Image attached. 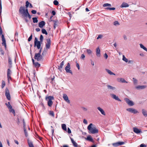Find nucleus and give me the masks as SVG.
<instances>
[{
  "label": "nucleus",
  "mask_w": 147,
  "mask_h": 147,
  "mask_svg": "<svg viewBox=\"0 0 147 147\" xmlns=\"http://www.w3.org/2000/svg\"><path fill=\"white\" fill-rule=\"evenodd\" d=\"M19 11L25 17H28L29 19L31 18V17L29 13L28 9L27 8L25 9L24 7H21Z\"/></svg>",
  "instance_id": "f257e3e1"
},
{
  "label": "nucleus",
  "mask_w": 147,
  "mask_h": 147,
  "mask_svg": "<svg viewBox=\"0 0 147 147\" xmlns=\"http://www.w3.org/2000/svg\"><path fill=\"white\" fill-rule=\"evenodd\" d=\"M92 123H90L87 127V129L89 131V133L92 134L97 133L98 132V130L95 127Z\"/></svg>",
  "instance_id": "f03ea898"
},
{
  "label": "nucleus",
  "mask_w": 147,
  "mask_h": 147,
  "mask_svg": "<svg viewBox=\"0 0 147 147\" xmlns=\"http://www.w3.org/2000/svg\"><path fill=\"white\" fill-rule=\"evenodd\" d=\"M54 99V97L52 96H47L45 98V100L47 101V104L49 106H52L53 102L52 100Z\"/></svg>",
  "instance_id": "7ed1b4c3"
},
{
  "label": "nucleus",
  "mask_w": 147,
  "mask_h": 147,
  "mask_svg": "<svg viewBox=\"0 0 147 147\" xmlns=\"http://www.w3.org/2000/svg\"><path fill=\"white\" fill-rule=\"evenodd\" d=\"M5 105L8 109L10 113H12L14 116H15L16 114L15 110L10 104V102H9L7 103H5Z\"/></svg>",
  "instance_id": "20e7f679"
},
{
  "label": "nucleus",
  "mask_w": 147,
  "mask_h": 147,
  "mask_svg": "<svg viewBox=\"0 0 147 147\" xmlns=\"http://www.w3.org/2000/svg\"><path fill=\"white\" fill-rule=\"evenodd\" d=\"M0 34L2 35V44L3 45H4L5 48H6V41L5 39L4 36L3 34H2V31L1 27L0 26Z\"/></svg>",
  "instance_id": "39448f33"
},
{
  "label": "nucleus",
  "mask_w": 147,
  "mask_h": 147,
  "mask_svg": "<svg viewBox=\"0 0 147 147\" xmlns=\"http://www.w3.org/2000/svg\"><path fill=\"white\" fill-rule=\"evenodd\" d=\"M34 58L38 61H39L42 59V57L39 53H36Z\"/></svg>",
  "instance_id": "423d86ee"
},
{
  "label": "nucleus",
  "mask_w": 147,
  "mask_h": 147,
  "mask_svg": "<svg viewBox=\"0 0 147 147\" xmlns=\"http://www.w3.org/2000/svg\"><path fill=\"white\" fill-rule=\"evenodd\" d=\"M70 64L69 63H68L67 65L65 68V69L67 73H68L72 74V71L70 70Z\"/></svg>",
  "instance_id": "0eeeda50"
},
{
  "label": "nucleus",
  "mask_w": 147,
  "mask_h": 147,
  "mask_svg": "<svg viewBox=\"0 0 147 147\" xmlns=\"http://www.w3.org/2000/svg\"><path fill=\"white\" fill-rule=\"evenodd\" d=\"M5 94L7 99L9 100H10L11 97L9 90L7 88L5 89Z\"/></svg>",
  "instance_id": "6e6552de"
},
{
  "label": "nucleus",
  "mask_w": 147,
  "mask_h": 147,
  "mask_svg": "<svg viewBox=\"0 0 147 147\" xmlns=\"http://www.w3.org/2000/svg\"><path fill=\"white\" fill-rule=\"evenodd\" d=\"M47 43L46 44L45 47L47 49H49L51 45V41L50 38H49L47 40Z\"/></svg>",
  "instance_id": "1a4fd4ad"
},
{
  "label": "nucleus",
  "mask_w": 147,
  "mask_h": 147,
  "mask_svg": "<svg viewBox=\"0 0 147 147\" xmlns=\"http://www.w3.org/2000/svg\"><path fill=\"white\" fill-rule=\"evenodd\" d=\"M126 110L129 112L134 114L138 113V111L136 110L131 108L127 109Z\"/></svg>",
  "instance_id": "9d476101"
},
{
  "label": "nucleus",
  "mask_w": 147,
  "mask_h": 147,
  "mask_svg": "<svg viewBox=\"0 0 147 147\" xmlns=\"http://www.w3.org/2000/svg\"><path fill=\"white\" fill-rule=\"evenodd\" d=\"M20 123L21 125H23V127H26V122L24 118H20Z\"/></svg>",
  "instance_id": "9b49d317"
},
{
  "label": "nucleus",
  "mask_w": 147,
  "mask_h": 147,
  "mask_svg": "<svg viewBox=\"0 0 147 147\" xmlns=\"http://www.w3.org/2000/svg\"><path fill=\"white\" fill-rule=\"evenodd\" d=\"M125 100L129 105L132 106L134 105V103L132 101L130 100L129 99L126 98L125 99Z\"/></svg>",
  "instance_id": "f8f14e48"
},
{
  "label": "nucleus",
  "mask_w": 147,
  "mask_h": 147,
  "mask_svg": "<svg viewBox=\"0 0 147 147\" xmlns=\"http://www.w3.org/2000/svg\"><path fill=\"white\" fill-rule=\"evenodd\" d=\"M63 97L66 102L68 103H70V101L68 99V97L66 94H63Z\"/></svg>",
  "instance_id": "ddd939ff"
},
{
  "label": "nucleus",
  "mask_w": 147,
  "mask_h": 147,
  "mask_svg": "<svg viewBox=\"0 0 147 147\" xmlns=\"http://www.w3.org/2000/svg\"><path fill=\"white\" fill-rule=\"evenodd\" d=\"M32 60L33 65L36 67L38 68L40 67V64H39L38 62H35L34 60L32 58Z\"/></svg>",
  "instance_id": "4468645a"
},
{
  "label": "nucleus",
  "mask_w": 147,
  "mask_h": 147,
  "mask_svg": "<svg viewBox=\"0 0 147 147\" xmlns=\"http://www.w3.org/2000/svg\"><path fill=\"white\" fill-rule=\"evenodd\" d=\"M64 65V62L63 61L58 66V69L59 70L61 71H62V69Z\"/></svg>",
  "instance_id": "2eb2a0df"
},
{
  "label": "nucleus",
  "mask_w": 147,
  "mask_h": 147,
  "mask_svg": "<svg viewBox=\"0 0 147 147\" xmlns=\"http://www.w3.org/2000/svg\"><path fill=\"white\" fill-rule=\"evenodd\" d=\"M111 97L115 99V100H118L119 101H121V100L117 96H116L115 95L113 94H110Z\"/></svg>",
  "instance_id": "dca6fc26"
},
{
  "label": "nucleus",
  "mask_w": 147,
  "mask_h": 147,
  "mask_svg": "<svg viewBox=\"0 0 147 147\" xmlns=\"http://www.w3.org/2000/svg\"><path fill=\"white\" fill-rule=\"evenodd\" d=\"M41 42L40 41H38L37 42L34 43V47L36 46L37 49H40L41 47Z\"/></svg>",
  "instance_id": "f3484780"
},
{
  "label": "nucleus",
  "mask_w": 147,
  "mask_h": 147,
  "mask_svg": "<svg viewBox=\"0 0 147 147\" xmlns=\"http://www.w3.org/2000/svg\"><path fill=\"white\" fill-rule=\"evenodd\" d=\"M45 24V22L44 21H42L38 24V26L40 28H42Z\"/></svg>",
  "instance_id": "a211bd4d"
},
{
  "label": "nucleus",
  "mask_w": 147,
  "mask_h": 147,
  "mask_svg": "<svg viewBox=\"0 0 147 147\" xmlns=\"http://www.w3.org/2000/svg\"><path fill=\"white\" fill-rule=\"evenodd\" d=\"M133 130L135 133L137 134L140 133L141 131L140 130L135 127H133Z\"/></svg>",
  "instance_id": "6ab92c4d"
},
{
  "label": "nucleus",
  "mask_w": 147,
  "mask_h": 147,
  "mask_svg": "<svg viewBox=\"0 0 147 147\" xmlns=\"http://www.w3.org/2000/svg\"><path fill=\"white\" fill-rule=\"evenodd\" d=\"M97 108L98 109V110L100 112V113L102 115H105V113L103 109H102L100 107H97Z\"/></svg>",
  "instance_id": "aec40b11"
},
{
  "label": "nucleus",
  "mask_w": 147,
  "mask_h": 147,
  "mask_svg": "<svg viewBox=\"0 0 147 147\" xmlns=\"http://www.w3.org/2000/svg\"><path fill=\"white\" fill-rule=\"evenodd\" d=\"M100 50L99 48H97L96 49V55L98 57L100 56Z\"/></svg>",
  "instance_id": "412c9836"
},
{
  "label": "nucleus",
  "mask_w": 147,
  "mask_h": 147,
  "mask_svg": "<svg viewBox=\"0 0 147 147\" xmlns=\"http://www.w3.org/2000/svg\"><path fill=\"white\" fill-rule=\"evenodd\" d=\"M129 6V5L127 3L123 2L121 5V7H127Z\"/></svg>",
  "instance_id": "4be33fe9"
},
{
  "label": "nucleus",
  "mask_w": 147,
  "mask_h": 147,
  "mask_svg": "<svg viewBox=\"0 0 147 147\" xmlns=\"http://www.w3.org/2000/svg\"><path fill=\"white\" fill-rule=\"evenodd\" d=\"M71 140L74 146L75 147H78V144L72 138H71Z\"/></svg>",
  "instance_id": "5701e85b"
},
{
  "label": "nucleus",
  "mask_w": 147,
  "mask_h": 147,
  "mask_svg": "<svg viewBox=\"0 0 147 147\" xmlns=\"http://www.w3.org/2000/svg\"><path fill=\"white\" fill-rule=\"evenodd\" d=\"M146 87V86H138L136 87V88L138 89H143L145 88Z\"/></svg>",
  "instance_id": "b1692460"
},
{
  "label": "nucleus",
  "mask_w": 147,
  "mask_h": 147,
  "mask_svg": "<svg viewBox=\"0 0 147 147\" xmlns=\"http://www.w3.org/2000/svg\"><path fill=\"white\" fill-rule=\"evenodd\" d=\"M86 140H87L91 141L92 142H93V140L90 136H88L86 138Z\"/></svg>",
  "instance_id": "393cba45"
},
{
  "label": "nucleus",
  "mask_w": 147,
  "mask_h": 147,
  "mask_svg": "<svg viewBox=\"0 0 147 147\" xmlns=\"http://www.w3.org/2000/svg\"><path fill=\"white\" fill-rule=\"evenodd\" d=\"M142 113L144 116L145 117L147 116V111L146 110L144 109H142Z\"/></svg>",
  "instance_id": "a878e982"
},
{
  "label": "nucleus",
  "mask_w": 147,
  "mask_h": 147,
  "mask_svg": "<svg viewBox=\"0 0 147 147\" xmlns=\"http://www.w3.org/2000/svg\"><path fill=\"white\" fill-rule=\"evenodd\" d=\"M62 128L63 130L65 131H67L66 126L65 124H61Z\"/></svg>",
  "instance_id": "bb28decb"
},
{
  "label": "nucleus",
  "mask_w": 147,
  "mask_h": 147,
  "mask_svg": "<svg viewBox=\"0 0 147 147\" xmlns=\"http://www.w3.org/2000/svg\"><path fill=\"white\" fill-rule=\"evenodd\" d=\"M106 71L110 75H115V74L111 71L110 70L107 69H105Z\"/></svg>",
  "instance_id": "cd10ccee"
},
{
  "label": "nucleus",
  "mask_w": 147,
  "mask_h": 147,
  "mask_svg": "<svg viewBox=\"0 0 147 147\" xmlns=\"http://www.w3.org/2000/svg\"><path fill=\"white\" fill-rule=\"evenodd\" d=\"M140 45L141 48L143 49L144 50L147 52V49L146 47H144V46L142 44H140Z\"/></svg>",
  "instance_id": "c85d7f7f"
},
{
  "label": "nucleus",
  "mask_w": 147,
  "mask_h": 147,
  "mask_svg": "<svg viewBox=\"0 0 147 147\" xmlns=\"http://www.w3.org/2000/svg\"><path fill=\"white\" fill-rule=\"evenodd\" d=\"M24 128V133L25 134V135L26 137H27L28 136V134L27 132L26 131V127H23Z\"/></svg>",
  "instance_id": "c756f323"
},
{
  "label": "nucleus",
  "mask_w": 147,
  "mask_h": 147,
  "mask_svg": "<svg viewBox=\"0 0 147 147\" xmlns=\"http://www.w3.org/2000/svg\"><path fill=\"white\" fill-rule=\"evenodd\" d=\"M33 21L34 23H36L38 22L37 18L36 17L33 18H32Z\"/></svg>",
  "instance_id": "7c9ffc66"
},
{
  "label": "nucleus",
  "mask_w": 147,
  "mask_h": 147,
  "mask_svg": "<svg viewBox=\"0 0 147 147\" xmlns=\"http://www.w3.org/2000/svg\"><path fill=\"white\" fill-rule=\"evenodd\" d=\"M42 32L43 34H45L46 35H47L48 34V33L47 31L45 29H42Z\"/></svg>",
  "instance_id": "2f4dec72"
},
{
  "label": "nucleus",
  "mask_w": 147,
  "mask_h": 147,
  "mask_svg": "<svg viewBox=\"0 0 147 147\" xmlns=\"http://www.w3.org/2000/svg\"><path fill=\"white\" fill-rule=\"evenodd\" d=\"M108 88L110 89L111 90H114L115 89V88L114 87H113L112 86H110L109 85H108L107 86Z\"/></svg>",
  "instance_id": "473e14b6"
},
{
  "label": "nucleus",
  "mask_w": 147,
  "mask_h": 147,
  "mask_svg": "<svg viewBox=\"0 0 147 147\" xmlns=\"http://www.w3.org/2000/svg\"><path fill=\"white\" fill-rule=\"evenodd\" d=\"M120 81L123 83H127V82L126 81L124 78H120Z\"/></svg>",
  "instance_id": "72a5a7b5"
},
{
  "label": "nucleus",
  "mask_w": 147,
  "mask_h": 147,
  "mask_svg": "<svg viewBox=\"0 0 147 147\" xmlns=\"http://www.w3.org/2000/svg\"><path fill=\"white\" fill-rule=\"evenodd\" d=\"M11 72L9 69H8L7 72V76H10Z\"/></svg>",
  "instance_id": "f704fd0d"
},
{
  "label": "nucleus",
  "mask_w": 147,
  "mask_h": 147,
  "mask_svg": "<svg viewBox=\"0 0 147 147\" xmlns=\"http://www.w3.org/2000/svg\"><path fill=\"white\" fill-rule=\"evenodd\" d=\"M106 9L111 10H115V7H107L105 8Z\"/></svg>",
  "instance_id": "c9c22d12"
},
{
  "label": "nucleus",
  "mask_w": 147,
  "mask_h": 147,
  "mask_svg": "<svg viewBox=\"0 0 147 147\" xmlns=\"http://www.w3.org/2000/svg\"><path fill=\"white\" fill-rule=\"evenodd\" d=\"M123 60L126 62H128V60L123 55Z\"/></svg>",
  "instance_id": "e433bc0d"
},
{
  "label": "nucleus",
  "mask_w": 147,
  "mask_h": 147,
  "mask_svg": "<svg viewBox=\"0 0 147 147\" xmlns=\"http://www.w3.org/2000/svg\"><path fill=\"white\" fill-rule=\"evenodd\" d=\"M111 6V5L109 3H105L103 5V6L104 7H106L107 6H109L110 7Z\"/></svg>",
  "instance_id": "4c0bfd02"
},
{
  "label": "nucleus",
  "mask_w": 147,
  "mask_h": 147,
  "mask_svg": "<svg viewBox=\"0 0 147 147\" xmlns=\"http://www.w3.org/2000/svg\"><path fill=\"white\" fill-rule=\"evenodd\" d=\"M133 80L134 84H136L137 83V80L134 78H133Z\"/></svg>",
  "instance_id": "58836bf2"
},
{
  "label": "nucleus",
  "mask_w": 147,
  "mask_h": 147,
  "mask_svg": "<svg viewBox=\"0 0 147 147\" xmlns=\"http://www.w3.org/2000/svg\"><path fill=\"white\" fill-rule=\"evenodd\" d=\"M49 115L53 117H54V112L53 111H50Z\"/></svg>",
  "instance_id": "ea45409f"
},
{
  "label": "nucleus",
  "mask_w": 147,
  "mask_h": 147,
  "mask_svg": "<svg viewBox=\"0 0 147 147\" xmlns=\"http://www.w3.org/2000/svg\"><path fill=\"white\" fill-rule=\"evenodd\" d=\"M53 4L55 5H57L59 4V2L57 0H55L53 1Z\"/></svg>",
  "instance_id": "a19ab883"
},
{
  "label": "nucleus",
  "mask_w": 147,
  "mask_h": 147,
  "mask_svg": "<svg viewBox=\"0 0 147 147\" xmlns=\"http://www.w3.org/2000/svg\"><path fill=\"white\" fill-rule=\"evenodd\" d=\"M5 82L3 80L2 81V86H1V87L2 88H3L5 86Z\"/></svg>",
  "instance_id": "79ce46f5"
},
{
  "label": "nucleus",
  "mask_w": 147,
  "mask_h": 147,
  "mask_svg": "<svg viewBox=\"0 0 147 147\" xmlns=\"http://www.w3.org/2000/svg\"><path fill=\"white\" fill-rule=\"evenodd\" d=\"M30 4V3L28 1H26V8L28 7Z\"/></svg>",
  "instance_id": "37998d69"
},
{
  "label": "nucleus",
  "mask_w": 147,
  "mask_h": 147,
  "mask_svg": "<svg viewBox=\"0 0 147 147\" xmlns=\"http://www.w3.org/2000/svg\"><path fill=\"white\" fill-rule=\"evenodd\" d=\"M43 36L42 35H41L40 38V41L41 42H42L43 41Z\"/></svg>",
  "instance_id": "c03bdc74"
},
{
  "label": "nucleus",
  "mask_w": 147,
  "mask_h": 147,
  "mask_svg": "<svg viewBox=\"0 0 147 147\" xmlns=\"http://www.w3.org/2000/svg\"><path fill=\"white\" fill-rule=\"evenodd\" d=\"M112 145L113 146L115 147L119 146L118 142L115 143H113L112 144Z\"/></svg>",
  "instance_id": "a18cd8bd"
},
{
  "label": "nucleus",
  "mask_w": 147,
  "mask_h": 147,
  "mask_svg": "<svg viewBox=\"0 0 147 147\" xmlns=\"http://www.w3.org/2000/svg\"><path fill=\"white\" fill-rule=\"evenodd\" d=\"M32 34H31L30 36L29 37L28 39V42H30L31 41V40H32Z\"/></svg>",
  "instance_id": "49530a36"
},
{
  "label": "nucleus",
  "mask_w": 147,
  "mask_h": 147,
  "mask_svg": "<svg viewBox=\"0 0 147 147\" xmlns=\"http://www.w3.org/2000/svg\"><path fill=\"white\" fill-rule=\"evenodd\" d=\"M28 145L29 147H34L32 143V142H30L28 143Z\"/></svg>",
  "instance_id": "de8ad7c7"
},
{
  "label": "nucleus",
  "mask_w": 147,
  "mask_h": 147,
  "mask_svg": "<svg viewBox=\"0 0 147 147\" xmlns=\"http://www.w3.org/2000/svg\"><path fill=\"white\" fill-rule=\"evenodd\" d=\"M114 25H119V23L118 22V21H115L114 22Z\"/></svg>",
  "instance_id": "09e8293b"
},
{
  "label": "nucleus",
  "mask_w": 147,
  "mask_h": 147,
  "mask_svg": "<svg viewBox=\"0 0 147 147\" xmlns=\"http://www.w3.org/2000/svg\"><path fill=\"white\" fill-rule=\"evenodd\" d=\"M118 143L119 146L123 145L125 143L124 142H118Z\"/></svg>",
  "instance_id": "8fccbe9b"
},
{
  "label": "nucleus",
  "mask_w": 147,
  "mask_h": 147,
  "mask_svg": "<svg viewBox=\"0 0 147 147\" xmlns=\"http://www.w3.org/2000/svg\"><path fill=\"white\" fill-rule=\"evenodd\" d=\"M7 79H8V83H9V81L11 79V76H7Z\"/></svg>",
  "instance_id": "3c124183"
},
{
  "label": "nucleus",
  "mask_w": 147,
  "mask_h": 147,
  "mask_svg": "<svg viewBox=\"0 0 147 147\" xmlns=\"http://www.w3.org/2000/svg\"><path fill=\"white\" fill-rule=\"evenodd\" d=\"M87 52L88 53V54H90L92 52L91 51L90 49H88L87 50Z\"/></svg>",
  "instance_id": "603ef678"
},
{
  "label": "nucleus",
  "mask_w": 147,
  "mask_h": 147,
  "mask_svg": "<svg viewBox=\"0 0 147 147\" xmlns=\"http://www.w3.org/2000/svg\"><path fill=\"white\" fill-rule=\"evenodd\" d=\"M140 147H146V145H145L143 144H141L140 145Z\"/></svg>",
  "instance_id": "864d4df0"
},
{
  "label": "nucleus",
  "mask_w": 147,
  "mask_h": 147,
  "mask_svg": "<svg viewBox=\"0 0 147 147\" xmlns=\"http://www.w3.org/2000/svg\"><path fill=\"white\" fill-rule=\"evenodd\" d=\"M102 37V35L101 34H100L99 35L98 37L97 38V39H99V38H101Z\"/></svg>",
  "instance_id": "5fc2aeb1"
},
{
  "label": "nucleus",
  "mask_w": 147,
  "mask_h": 147,
  "mask_svg": "<svg viewBox=\"0 0 147 147\" xmlns=\"http://www.w3.org/2000/svg\"><path fill=\"white\" fill-rule=\"evenodd\" d=\"M31 12L32 14H35L36 13V11L35 10H33L31 11Z\"/></svg>",
  "instance_id": "6e6d98bb"
},
{
  "label": "nucleus",
  "mask_w": 147,
  "mask_h": 147,
  "mask_svg": "<svg viewBox=\"0 0 147 147\" xmlns=\"http://www.w3.org/2000/svg\"><path fill=\"white\" fill-rule=\"evenodd\" d=\"M67 131L69 134H70L71 133V131L69 128L68 127L67 128Z\"/></svg>",
  "instance_id": "4d7b16f0"
},
{
  "label": "nucleus",
  "mask_w": 147,
  "mask_h": 147,
  "mask_svg": "<svg viewBox=\"0 0 147 147\" xmlns=\"http://www.w3.org/2000/svg\"><path fill=\"white\" fill-rule=\"evenodd\" d=\"M38 41H38L37 39V38L36 37H35V38L34 43H35V44H36V43Z\"/></svg>",
  "instance_id": "13d9d810"
},
{
  "label": "nucleus",
  "mask_w": 147,
  "mask_h": 147,
  "mask_svg": "<svg viewBox=\"0 0 147 147\" xmlns=\"http://www.w3.org/2000/svg\"><path fill=\"white\" fill-rule=\"evenodd\" d=\"M104 57L106 59H107L108 58V56L107 55V54L105 53L104 54Z\"/></svg>",
  "instance_id": "bf43d9fd"
},
{
  "label": "nucleus",
  "mask_w": 147,
  "mask_h": 147,
  "mask_svg": "<svg viewBox=\"0 0 147 147\" xmlns=\"http://www.w3.org/2000/svg\"><path fill=\"white\" fill-rule=\"evenodd\" d=\"M8 61H9V63L11 65V58H9V59H8Z\"/></svg>",
  "instance_id": "052dcab7"
},
{
  "label": "nucleus",
  "mask_w": 147,
  "mask_h": 147,
  "mask_svg": "<svg viewBox=\"0 0 147 147\" xmlns=\"http://www.w3.org/2000/svg\"><path fill=\"white\" fill-rule=\"evenodd\" d=\"M83 122L84 123L86 124H87V120H86L85 119H84Z\"/></svg>",
  "instance_id": "680f3d73"
},
{
  "label": "nucleus",
  "mask_w": 147,
  "mask_h": 147,
  "mask_svg": "<svg viewBox=\"0 0 147 147\" xmlns=\"http://www.w3.org/2000/svg\"><path fill=\"white\" fill-rule=\"evenodd\" d=\"M76 66L78 68V69L79 70L80 69V65H79V64L78 63H76Z\"/></svg>",
  "instance_id": "e2e57ef3"
},
{
  "label": "nucleus",
  "mask_w": 147,
  "mask_h": 147,
  "mask_svg": "<svg viewBox=\"0 0 147 147\" xmlns=\"http://www.w3.org/2000/svg\"><path fill=\"white\" fill-rule=\"evenodd\" d=\"M6 141L8 145L9 146H10V145L9 140L8 139H7L6 140Z\"/></svg>",
  "instance_id": "0e129e2a"
},
{
  "label": "nucleus",
  "mask_w": 147,
  "mask_h": 147,
  "mask_svg": "<svg viewBox=\"0 0 147 147\" xmlns=\"http://www.w3.org/2000/svg\"><path fill=\"white\" fill-rule=\"evenodd\" d=\"M0 51L1 52V53L3 55V52L2 50V49L1 48H0Z\"/></svg>",
  "instance_id": "69168bd1"
},
{
  "label": "nucleus",
  "mask_w": 147,
  "mask_h": 147,
  "mask_svg": "<svg viewBox=\"0 0 147 147\" xmlns=\"http://www.w3.org/2000/svg\"><path fill=\"white\" fill-rule=\"evenodd\" d=\"M52 14L54 16L55 15L56 13L55 11H52Z\"/></svg>",
  "instance_id": "338daca9"
},
{
  "label": "nucleus",
  "mask_w": 147,
  "mask_h": 147,
  "mask_svg": "<svg viewBox=\"0 0 147 147\" xmlns=\"http://www.w3.org/2000/svg\"><path fill=\"white\" fill-rule=\"evenodd\" d=\"M82 109L84 111H86L87 110V109L86 108H85V107H82Z\"/></svg>",
  "instance_id": "774afa93"
}]
</instances>
